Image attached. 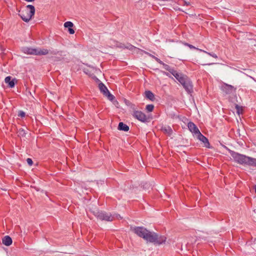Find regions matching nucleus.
I'll return each instance as SVG.
<instances>
[{"instance_id": "nucleus-1", "label": "nucleus", "mask_w": 256, "mask_h": 256, "mask_svg": "<svg viewBox=\"0 0 256 256\" xmlns=\"http://www.w3.org/2000/svg\"><path fill=\"white\" fill-rule=\"evenodd\" d=\"M228 150L236 162L240 164L256 166V158L239 154L228 148Z\"/></svg>"}, {"instance_id": "nucleus-2", "label": "nucleus", "mask_w": 256, "mask_h": 256, "mask_svg": "<svg viewBox=\"0 0 256 256\" xmlns=\"http://www.w3.org/2000/svg\"><path fill=\"white\" fill-rule=\"evenodd\" d=\"M18 12V15L24 22H28L35 14V8L34 6L28 4Z\"/></svg>"}, {"instance_id": "nucleus-3", "label": "nucleus", "mask_w": 256, "mask_h": 256, "mask_svg": "<svg viewBox=\"0 0 256 256\" xmlns=\"http://www.w3.org/2000/svg\"><path fill=\"white\" fill-rule=\"evenodd\" d=\"M130 230L137 236L148 242L152 232L142 226L131 227Z\"/></svg>"}, {"instance_id": "nucleus-4", "label": "nucleus", "mask_w": 256, "mask_h": 256, "mask_svg": "<svg viewBox=\"0 0 256 256\" xmlns=\"http://www.w3.org/2000/svg\"><path fill=\"white\" fill-rule=\"evenodd\" d=\"M166 238L164 236H159L154 232H152L148 242L154 244H160L164 243Z\"/></svg>"}, {"instance_id": "nucleus-5", "label": "nucleus", "mask_w": 256, "mask_h": 256, "mask_svg": "<svg viewBox=\"0 0 256 256\" xmlns=\"http://www.w3.org/2000/svg\"><path fill=\"white\" fill-rule=\"evenodd\" d=\"M98 218L102 220L112 222L113 220V217L112 214L104 212H98L95 214Z\"/></svg>"}, {"instance_id": "nucleus-6", "label": "nucleus", "mask_w": 256, "mask_h": 256, "mask_svg": "<svg viewBox=\"0 0 256 256\" xmlns=\"http://www.w3.org/2000/svg\"><path fill=\"white\" fill-rule=\"evenodd\" d=\"M132 116L134 118L137 119L139 121L146 122H148V118L144 113L141 111L134 110L133 112Z\"/></svg>"}, {"instance_id": "nucleus-7", "label": "nucleus", "mask_w": 256, "mask_h": 256, "mask_svg": "<svg viewBox=\"0 0 256 256\" xmlns=\"http://www.w3.org/2000/svg\"><path fill=\"white\" fill-rule=\"evenodd\" d=\"M188 127L190 131L192 133L193 135L195 136H196L200 134L198 128L194 122H189L188 124Z\"/></svg>"}, {"instance_id": "nucleus-8", "label": "nucleus", "mask_w": 256, "mask_h": 256, "mask_svg": "<svg viewBox=\"0 0 256 256\" xmlns=\"http://www.w3.org/2000/svg\"><path fill=\"white\" fill-rule=\"evenodd\" d=\"M37 55H46L48 54H50L52 55H56L58 53V51L52 50L49 52V50L47 49L42 48V49H37Z\"/></svg>"}, {"instance_id": "nucleus-9", "label": "nucleus", "mask_w": 256, "mask_h": 256, "mask_svg": "<svg viewBox=\"0 0 256 256\" xmlns=\"http://www.w3.org/2000/svg\"><path fill=\"white\" fill-rule=\"evenodd\" d=\"M221 90L226 94H229L234 91L235 89L233 86L224 84L221 86Z\"/></svg>"}, {"instance_id": "nucleus-10", "label": "nucleus", "mask_w": 256, "mask_h": 256, "mask_svg": "<svg viewBox=\"0 0 256 256\" xmlns=\"http://www.w3.org/2000/svg\"><path fill=\"white\" fill-rule=\"evenodd\" d=\"M182 85L188 93L190 94L193 92L192 84L190 80H186Z\"/></svg>"}, {"instance_id": "nucleus-11", "label": "nucleus", "mask_w": 256, "mask_h": 256, "mask_svg": "<svg viewBox=\"0 0 256 256\" xmlns=\"http://www.w3.org/2000/svg\"><path fill=\"white\" fill-rule=\"evenodd\" d=\"M200 141L202 142L206 148H210V143L208 139L201 133L196 136Z\"/></svg>"}, {"instance_id": "nucleus-12", "label": "nucleus", "mask_w": 256, "mask_h": 256, "mask_svg": "<svg viewBox=\"0 0 256 256\" xmlns=\"http://www.w3.org/2000/svg\"><path fill=\"white\" fill-rule=\"evenodd\" d=\"M74 26V24L72 22L68 21L64 24V26L68 28V31L71 34H74V30L72 28Z\"/></svg>"}, {"instance_id": "nucleus-13", "label": "nucleus", "mask_w": 256, "mask_h": 256, "mask_svg": "<svg viewBox=\"0 0 256 256\" xmlns=\"http://www.w3.org/2000/svg\"><path fill=\"white\" fill-rule=\"evenodd\" d=\"M23 52L26 54L37 55V48H23Z\"/></svg>"}, {"instance_id": "nucleus-14", "label": "nucleus", "mask_w": 256, "mask_h": 256, "mask_svg": "<svg viewBox=\"0 0 256 256\" xmlns=\"http://www.w3.org/2000/svg\"><path fill=\"white\" fill-rule=\"evenodd\" d=\"M2 242L4 245L9 246L12 244V240L10 236H6L2 239Z\"/></svg>"}, {"instance_id": "nucleus-15", "label": "nucleus", "mask_w": 256, "mask_h": 256, "mask_svg": "<svg viewBox=\"0 0 256 256\" xmlns=\"http://www.w3.org/2000/svg\"><path fill=\"white\" fill-rule=\"evenodd\" d=\"M144 96L146 98L151 101H154L155 99L154 94L150 90H146L144 92Z\"/></svg>"}, {"instance_id": "nucleus-16", "label": "nucleus", "mask_w": 256, "mask_h": 256, "mask_svg": "<svg viewBox=\"0 0 256 256\" xmlns=\"http://www.w3.org/2000/svg\"><path fill=\"white\" fill-rule=\"evenodd\" d=\"M118 129L120 130L128 132L129 130V127L126 124H124L122 122H120L118 124Z\"/></svg>"}, {"instance_id": "nucleus-17", "label": "nucleus", "mask_w": 256, "mask_h": 256, "mask_svg": "<svg viewBox=\"0 0 256 256\" xmlns=\"http://www.w3.org/2000/svg\"><path fill=\"white\" fill-rule=\"evenodd\" d=\"M99 88L102 92L104 94V95H105L108 92V90L106 88V87L105 86V85L102 83L100 82L98 84Z\"/></svg>"}, {"instance_id": "nucleus-18", "label": "nucleus", "mask_w": 256, "mask_h": 256, "mask_svg": "<svg viewBox=\"0 0 256 256\" xmlns=\"http://www.w3.org/2000/svg\"><path fill=\"white\" fill-rule=\"evenodd\" d=\"M5 82L8 84L10 88H13L14 86V80H11V77L10 76H6L4 80Z\"/></svg>"}, {"instance_id": "nucleus-19", "label": "nucleus", "mask_w": 256, "mask_h": 256, "mask_svg": "<svg viewBox=\"0 0 256 256\" xmlns=\"http://www.w3.org/2000/svg\"><path fill=\"white\" fill-rule=\"evenodd\" d=\"M17 134L18 136L20 138H24L26 134V130L22 128H20L18 130Z\"/></svg>"}, {"instance_id": "nucleus-20", "label": "nucleus", "mask_w": 256, "mask_h": 256, "mask_svg": "<svg viewBox=\"0 0 256 256\" xmlns=\"http://www.w3.org/2000/svg\"><path fill=\"white\" fill-rule=\"evenodd\" d=\"M162 130L169 135L171 134L172 133V130L170 126H165L162 128Z\"/></svg>"}, {"instance_id": "nucleus-21", "label": "nucleus", "mask_w": 256, "mask_h": 256, "mask_svg": "<svg viewBox=\"0 0 256 256\" xmlns=\"http://www.w3.org/2000/svg\"><path fill=\"white\" fill-rule=\"evenodd\" d=\"M163 67L166 70L168 71L170 74H172V72L174 70V68H170V66L166 64H164Z\"/></svg>"}, {"instance_id": "nucleus-22", "label": "nucleus", "mask_w": 256, "mask_h": 256, "mask_svg": "<svg viewBox=\"0 0 256 256\" xmlns=\"http://www.w3.org/2000/svg\"><path fill=\"white\" fill-rule=\"evenodd\" d=\"M197 49L198 50L205 52V53L207 54H208L209 56H210L214 58H218L217 55L214 53L208 52L205 50H204L200 49V48H197Z\"/></svg>"}, {"instance_id": "nucleus-23", "label": "nucleus", "mask_w": 256, "mask_h": 256, "mask_svg": "<svg viewBox=\"0 0 256 256\" xmlns=\"http://www.w3.org/2000/svg\"><path fill=\"white\" fill-rule=\"evenodd\" d=\"M122 47L124 48H126V49H128L130 50H133L137 49V48L136 46H134L130 44H128L127 46H124Z\"/></svg>"}, {"instance_id": "nucleus-24", "label": "nucleus", "mask_w": 256, "mask_h": 256, "mask_svg": "<svg viewBox=\"0 0 256 256\" xmlns=\"http://www.w3.org/2000/svg\"><path fill=\"white\" fill-rule=\"evenodd\" d=\"M154 108V106L152 104H148L146 106V110L148 112H152Z\"/></svg>"}, {"instance_id": "nucleus-25", "label": "nucleus", "mask_w": 256, "mask_h": 256, "mask_svg": "<svg viewBox=\"0 0 256 256\" xmlns=\"http://www.w3.org/2000/svg\"><path fill=\"white\" fill-rule=\"evenodd\" d=\"M174 77L175 78L178 80V79L180 78V76L182 75V74H179L178 73L176 70H174L172 74Z\"/></svg>"}, {"instance_id": "nucleus-26", "label": "nucleus", "mask_w": 256, "mask_h": 256, "mask_svg": "<svg viewBox=\"0 0 256 256\" xmlns=\"http://www.w3.org/2000/svg\"><path fill=\"white\" fill-rule=\"evenodd\" d=\"M104 96L110 101H112L114 99V96L109 91Z\"/></svg>"}, {"instance_id": "nucleus-27", "label": "nucleus", "mask_w": 256, "mask_h": 256, "mask_svg": "<svg viewBox=\"0 0 256 256\" xmlns=\"http://www.w3.org/2000/svg\"><path fill=\"white\" fill-rule=\"evenodd\" d=\"M187 78L185 77L183 74L178 79V81L182 84L186 80H188Z\"/></svg>"}, {"instance_id": "nucleus-28", "label": "nucleus", "mask_w": 256, "mask_h": 256, "mask_svg": "<svg viewBox=\"0 0 256 256\" xmlns=\"http://www.w3.org/2000/svg\"><path fill=\"white\" fill-rule=\"evenodd\" d=\"M235 108L236 110V112L238 114H240L242 112V106H239L238 104H236Z\"/></svg>"}, {"instance_id": "nucleus-29", "label": "nucleus", "mask_w": 256, "mask_h": 256, "mask_svg": "<svg viewBox=\"0 0 256 256\" xmlns=\"http://www.w3.org/2000/svg\"><path fill=\"white\" fill-rule=\"evenodd\" d=\"M25 116H26V114L24 112H23L22 110H20L18 112V116H20L21 118H24Z\"/></svg>"}, {"instance_id": "nucleus-30", "label": "nucleus", "mask_w": 256, "mask_h": 256, "mask_svg": "<svg viewBox=\"0 0 256 256\" xmlns=\"http://www.w3.org/2000/svg\"><path fill=\"white\" fill-rule=\"evenodd\" d=\"M26 162H27V163L30 166H32V164H33V162L32 160L30 158H28L26 159Z\"/></svg>"}, {"instance_id": "nucleus-31", "label": "nucleus", "mask_w": 256, "mask_h": 256, "mask_svg": "<svg viewBox=\"0 0 256 256\" xmlns=\"http://www.w3.org/2000/svg\"><path fill=\"white\" fill-rule=\"evenodd\" d=\"M184 45L188 46L190 48L196 49L198 50V49H197L198 48H196L195 46H194L190 44H189L184 43Z\"/></svg>"}, {"instance_id": "nucleus-32", "label": "nucleus", "mask_w": 256, "mask_h": 256, "mask_svg": "<svg viewBox=\"0 0 256 256\" xmlns=\"http://www.w3.org/2000/svg\"><path fill=\"white\" fill-rule=\"evenodd\" d=\"M152 58L158 62L159 61H160V59H159L157 57H156L154 56H152Z\"/></svg>"}, {"instance_id": "nucleus-33", "label": "nucleus", "mask_w": 256, "mask_h": 256, "mask_svg": "<svg viewBox=\"0 0 256 256\" xmlns=\"http://www.w3.org/2000/svg\"><path fill=\"white\" fill-rule=\"evenodd\" d=\"M158 63H159L160 64H162V66H164V62H163L161 60H160V61H159V62H158Z\"/></svg>"}, {"instance_id": "nucleus-34", "label": "nucleus", "mask_w": 256, "mask_h": 256, "mask_svg": "<svg viewBox=\"0 0 256 256\" xmlns=\"http://www.w3.org/2000/svg\"><path fill=\"white\" fill-rule=\"evenodd\" d=\"M25 1H26L28 2H32L34 1V0H24Z\"/></svg>"}, {"instance_id": "nucleus-35", "label": "nucleus", "mask_w": 256, "mask_h": 256, "mask_svg": "<svg viewBox=\"0 0 256 256\" xmlns=\"http://www.w3.org/2000/svg\"><path fill=\"white\" fill-rule=\"evenodd\" d=\"M212 64H202L203 66H206V65H211Z\"/></svg>"}, {"instance_id": "nucleus-36", "label": "nucleus", "mask_w": 256, "mask_h": 256, "mask_svg": "<svg viewBox=\"0 0 256 256\" xmlns=\"http://www.w3.org/2000/svg\"><path fill=\"white\" fill-rule=\"evenodd\" d=\"M164 74H165L166 76H169V74H168V73L164 72Z\"/></svg>"}, {"instance_id": "nucleus-37", "label": "nucleus", "mask_w": 256, "mask_h": 256, "mask_svg": "<svg viewBox=\"0 0 256 256\" xmlns=\"http://www.w3.org/2000/svg\"><path fill=\"white\" fill-rule=\"evenodd\" d=\"M255 192H256V185L254 186Z\"/></svg>"}]
</instances>
